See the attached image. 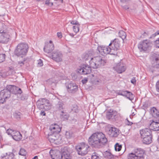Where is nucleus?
Here are the masks:
<instances>
[{
  "mask_svg": "<svg viewBox=\"0 0 159 159\" xmlns=\"http://www.w3.org/2000/svg\"><path fill=\"white\" fill-rule=\"evenodd\" d=\"M5 54H0V63L3 62L5 60Z\"/></svg>",
  "mask_w": 159,
  "mask_h": 159,
  "instance_id": "37998d69",
  "label": "nucleus"
},
{
  "mask_svg": "<svg viewBox=\"0 0 159 159\" xmlns=\"http://www.w3.org/2000/svg\"><path fill=\"white\" fill-rule=\"evenodd\" d=\"M140 133L142 138L152 135L151 130L148 128H145L140 131Z\"/></svg>",
  "mask_w": 159,
  "mask_h": 159,
  "instance_id": "6ab92c4d",
  "label": "nucleus"
},
{
  "mask_svg": "<svg viewBox=\"0 0 159 159\" xmlns=\"http://www.w3.org/2000/svg\"><path fill=\"white\" fill-rule=\"evenodd\" d=\"M152 43L149 40L146 39L140 42L138 48L141 52L149 51L151 48Z\"/></svg>",
  "mask_w": 159,
  "mask_h": 159,
  "instance_id": "423d86ee",
  "label": "nucleus"
},
{
  "mask_svg": "<svg viewBox=\"0 0 159 159\" xmlns=\"http://www.w3.org/2000/svg\"><path fill=\"white\" fill-rule=\"evenodd\" d=\"M3 94L2 92H0V103H3L5 101L3 97Z\"/></svg>",
  "mask_w": 159,
  "mask_h": 159,
  "instance_id": "a18cd8bd",
  "label": "nucleus"
},
{
  "mask_svg": "<svg viewBox=\"0 0 159 159\" xmlns=\"http://www.w3.org/2000/svg\"><path fill=\"white\" fill-rule=\"evenodd\" d=\"M131 82L132 84H134L136 83V80L135 79H133L131 80Z\"/></svg>",
  "mask_w": 159,
  "mask_h": 159,
  "instance_id": "13d9d810",
  "label": "nucleus"
},
{
  "mask_svg": "<svg viewBox=\"0 0 159 159\" xmlns=\"http://www.w3.org/2000/svg\"><path fill=\"white\" fill-rule=\"evenodd\" d=\"M117 113V112L116 111L110 109L107 112L106 117L108 120H115Z\"/></svg>",
  "mask_w": 159,
  "mask_h": 159,
  "instance_id": "f3484780",
  "label": "nucleus"
},
{
  "mask_svg": "<svg viewBox=\"0 0 159 159\" xmlns=\"http://www.w3.org/2000/svg\"><path fill=\"white\" fill-rule=\"evenodd\" d=\"M127 91H119L118 92L117 94L119 95H122L124 96H125V95H126V93H127L126 92Z\"/></svg>",
  "mask_w": 159,
  "mask_h": 159,
  "instance_id": "c03bdc74",
  "label": "nucleus"
},
{
  "mask_svg": "<svg viewBox=\"0 0 159 159\" xmlns=\"http://www.w3.org/2000/svg\"><path fill=\"white\" fill-rule=\"evenodd\" d=\"M49 129L51 130L50 133H59L61 131V129L57 125H52L50 126Z\"/></svg>",
  "mask_w": 159,
  "mask_h": 159,
  "instance_id": "aec40b11",
  "label": "nucleus"
},
{
  "mask_svg": "<svg viewBox=\"0 0 159 159\" xmlns=\"http://www.w3.org/2000/svg\"><path fill=\"white\" fill-rule=\"evenodd\" d=\"M106 130L108 134L111 137H116L120 134L119 129L114 127H108Z\"/></svg>",
  "mask_w": 159,
  "mask_h": 159,
  "instance_id": "1a4fd4ad",
  "label": "nucleus"
},
{
  "mask_svg": "<svg viewBox=\"0 0 159 159\" xmlns=\"http://www.w3.org/2000/svg\"><path fill=\"white\" fill-rule=\"evenodd\" d=\"M130 0H120V2L122 3H125L127 2H128Z\"/></svg>",
  "mask_w": 159,
  "mask_h": 159,
  "instance_id": "6e6d98bb",
  "label": "nucleus"
},
{
  "mask_svg": "<svg viewBox=\"0 0 159 159\" xmlns=\"http://www.w3.org/2000/svg\"><path fill=\"white\" fill-rule=\"evenodd\" d=\"M40 114L43 116H45L46 114L44 111H41Z\"/></svg>",
  "mask_w": 159,
  "mask_h": 159,
  "instance_id": "680f3d73",
  "label": "nucleus"
},
{
  "mask_svg": "<svg viewBox=\"0 0 159 159\" xmlns=\"http://www.w3.org/2000/svg\"><path fill=\"white\" fill-rule=\"evenodd\" d=\"M58 37L59 38H61L62 37V34L61 32H58L57 34Z\"/></svg>",
  "mask_w": 159,
  "mask_h": 159,
  "instance_id": "5fc2aeb1",
  "label": "nucleus"
},
{
  "mask_svg": "<svg viewBox=\"0 0 159 159\" xmlns=\"http://www.w3.org/2000/svg\"><path fill=\"white\" fill-rule=\"evenodd\" d=\"M46 44H53L52 43V41L51 40H50L49 41V43H48Z\"/></svg>",
  "mask_w": 159,
  "mask_h": 159,
  "instance_id": "338daca9",
  "label": "nucleus"
},
{
  "mask_svg": "<svg viewBox=\"0 0 159 159\" xmlns=\"http://www.w3.org/2000/svg\"><path fill=\"white\" fill-rule=\"evenodd\" d=\"M7 134L11 136L12 138L16 141L20 140L22 138V136L20 133L18 131L8 129L6 131Z\"/></svg>",
  "mask_w": 159,
  "mask_h": 159,
  "instance_id": "6e6552de",
  "label": "nucleus"
},
{
  "mask_svg": "<svg viewBox=\"0 0 159 159\" xmlns=\"http://www.w3.org/2000/svg\"><path fill=\"white\" fill-rule=\"evenodd\" d=\"M152 66L155 70L159 71V59L156 57V54H154L152 56Z\"/></svg>",
  "mask_w": 159,
  "mask_h": 159,
  "instance_id": "4468645a",
  "label": "nucleus"
},
{
  "mask_svg": "<svg viewBox=\"0 0 159 159\" xmlns=\"http://www.w3.org/2000/svg\"><path fill=\"white\" fill-rule=\"evenodd\" d=\"M123 8L125 10H127L129 9V7L126 5H125L123 7Z\"/></svg>",
  "mask_w": 159,
  "mask_h": 159,
  "instance_id": "0e129e2a",
  "label": "nucleus"
},
{
  "mask_svg": "<svg viewBox=\"0 0 159 159\" xmlns=\"http://www.w3.org/2000/svg\"><path fill=\"white\" fill-rule=\"evenodd\" d=\"M113 68L118 73H121L124 72L126 69L125 65L123 62H120L116 64Z\"/></svg>",
  "mask_w": 159,
  "mask_h": 159,
  "instance_id": "9b49d317",
  "label": "nucleus"
},
{
  "mask_svg": "<svg viewBox=\"0 0 159 159\" xmlns=\"http://www.w3.org/2000/svg\"><path fill=\"white\" fill-rule=\"evenodd\" d=\"M69 34L72 37H73L74 36V34L72 33H69Z\"/></svg>",
  "mask_w": 159,
  "mask_h": 159,
  "instance_id": "69168bd1",
  "label": "nucleus"
},
{
  "mask_svg": "<svg viewBox=\"0 0 159 159\" xmlns=\"http://www.w3.org/2000/svg\"><path fill=\"white\" fill-rule=\"evenodd\" d=\"M156 87L157 91L159 92V80L156 83Z\"/></svg>",
  "mask_w": 159,
  "mask_h": 159,
  "instance_id": "3c124183",
  "label": "nucleus"
},
{
  "mask_svg": "<svg viewBox=\"0 0 159 159\" xmlns=\"http://www.w3.org/2000/svg\"><path fill=\"white\" fill-rule=\"evenodd\" d=\"M6 88L9 90L11 93L16 94V92L18 87L13 85H8L6 87Z\"/></svg>",
  "mask_w": 159,
  "mask_h": 159,
  "instance_id": "393cba45",
  "label": "nucleus"
},
{
  "mask_svg": "<svg viewBox=\"0 0 159 159\" xmlns=\"http://www.w3.org/2000/svg\"><path fill=\"white\" fill-rule=\"evenodd\" d=\"M1 92H2L3 94V97L5 99V101L6 99L9 98L11 96V93L10 92L9 90L7 89L6 88V89L1 90Z\"/></svg>",
  "mask_w": 159,
  "mask_h": 159,
  "instance_id": "b1692460",
  "label": "nucleus"
},
{
  "mask_svg": "<svg viewBox=\"0 0 159 159\" xmlns=\"http://www.w3.org/2000/svg\"><path fill=\"white\" fill-rule=\"evenodd\" d=\"M38 66H41L43 65V62L42 60L41 59H39L38 60Z\"/></svg>",
  "mask_w": 159,
  "mask_h": 159,
  "instance_id": "603ef678",
  "label": "nucleus"
},
{
  "mask_svg": "<svg viewBox=\"0 0 159 159\" xmlns=\"http://www.w3.org/2000/svg\"><path fill=\"white\" fill-rule=\"evenodd\" d=\"M49 153L52 159H62L63 156L60 152L50 151Z\"/></svg>",
  "mask_w": 159,
  "mask_h": 159,
  "instance_id": "a211bd4d",
  "label": "nucleus"
},
{
  "mask_svg": "<svg viewBox=\"0 0 159 159\" xmlns=\"http://www.w3.org/2000/svg\"><path fill=\"white\" fill-rule=\"evenodd\" d=\"M64 105L63 102L60 101L58 102L57 104L56 105V108L58 110H61L63 109Z\"/></svg>",
  "mask_w": 159,
  "mask_h": 159,
  "instance_id": "c756f323",
  "label": "nucleus"
},
{
  "mask_svg": "<svg viewBox=\"0 0 159 159\" xmlns=\"http://www.w3.org/2000/svg\"><path fill=\"white\" fill-rule=\"evenodd\" d=\"M142 138L143 139V143L146 144H149L152 143V135Z\"/></svg>",
  "mask_w": 159,
  "mask_h": 159,
  "instance_id": "a878e982",
  "label": "nucleus"
},
{
  "mask_svg": "<svg viewBox=\"0 0 159 159\" xmlns=\"http://www.w3.org/2000/svg\"><path fill=\"white\" fill-rule=\"evenodd\" d=\"M49 57L57 62H61L62 61L63 55L61 51L58 50H55L51 54H49Z\"/></svg>",
  "mask_w": 159,
  "mask_h": 159,
  "instance_id": "0eeeda50",
  "label": "nucleus"
},
{
  "mask_svg": "<svg viewBox=\"0 0 159 159\" xmlns=\"http://www.w3.org/2000/svg\"><path fill=\"white\" fill-rule=\"evenodd\" d=\"M116 156L112 155L110 152L107 151L105 154V157L108 159H115L114 157Z\"/></svg>",
  "mask_w": 159,
  "mask_h": 159,
  "instance_id": "2f4dec72",
  "label": "nucleus"
},
{
  "mask_svg": "<svg viewBox=\"0 0 159 159\" xmlns=\"http://www.w3.org/2000/svg\"><path fill=\"white\" fill-rule=\"evenodd\" d=\"M4 33H3V31L2 30H1L0 31V35L1 34H3Z\"/></svg>",
  "mask_w": 159,
  "mask_h": 159,
  "instance_id": "774afa93",
  "label": "nucleus"
},
{
  "mask_svg": "<svg viewBox=\"0 0 159 159\" xmlns=\"http://www.w3.org/2000/svg\"><path fill=\"white\" fill-rule=\"evenodd\" d=\"M54 48V46L53 44H46L43 50L44 52L48 54V57L49 54H51Z\"/></svg>",
  "mask_w": 159,
  "mask_h": 159,
  "instance_id": "2eb2a0df",
  "label": "nucleus"
},
{
  "mask_svg": "<svg viewBox=\"0 0 159 159\" xmlns=\"http://www.w3.org/2000/svg\"><path fill=\"white\" fill-rule=\"evenodd\" d=\"M107 141L105 135L102 132L94 133L89 139V144L92 147L97 148L102 147Z\"/></svg>",
  "mask_w": 159,
  "mask_h": 159,
  "instance_id": "7ed1b4c3",
  "label": "nucleus"
},
{
  "mask_svg": "<svg viewBox=\"0 0 159 159\" xmlns=\"http://www.w3.org/2000/svg\"><path fill=\"white\" fill-rule=\"evenodd\" d=\"M138 157L133 151L128 154L127 156L128 159H139Z\"/></svg>",
  "mask_w": 159,
  "mask_h": 159,
  "instance_id": "c85d7f7f",
  "label": "nucleus"
},
{
  "mask_svg": "<svg viewBox=\"0 0 159 159\" xmlns=\"http://www.w3.org/2000/svg\"><path fill=\"white\" fill-rule=\"evenodd\" d=\"M152 33L151 32V31L145 32L142 35L143 37H146L148 36Z\"/></svg>",
  "mask_w": 159,
  "mask_h": 159,
  "instance_id": "49530a36",
  "label": "nucleus"
},
{
  "mask_svg": "<svg viewBox=\"0 0 159 159\" xmlns=\"http://www.w3.org/2000/svg\"><path fill=\"white\" fill-rule=\"evenodd\" d=\"M133 123L127 120V122H126V124L128 125H131L133 124Z\"/></svg>",
  "mask_w": 159,
  "mask_h": 159,
  "instance_id": "bf43d9fd",
  "label": "nucleus"
},
{
  "mask_svg": "<svg viewBox=\"0 0 159 159\" xmlns=\"http://www.w3.org/2000/svg\"><path fill=\"white\" fill-rule=\"evenodd\" d=\"M59 138V133H49L48 135V139L51 143H57L56 141Z\"/></svg>",
  "mask_w": 159,
  "mask_h": 159,
  "instance_id": "f8f14e48",
  "label": "nucleus"
},
{
  "mask_svg": "<svg viewBox=\"0 0 159 159\" xmlns=\"http://www.w3.org/2000/svg\"><path fill=\"white\" fill-rule=\"evenodd\" d=\"M51 108V103H50L49 100L48 101V102H46L43 105V107L40 108V109H44L45 111H48L50 110Z\"/></svg>",
  "mask_w": 159,
  "mask_h": 159,
  "instance_id": "bb28decb",
  "label": "nucleus"
},
{
  "mask_svg": "<svg viewBox=\"0 0 159 159\" xmlns=\"http://www.w3.org/2000/svg\"><path fill=\"white\" fill-rule=\"evenodd\" d=\"M48 100L45 98L40 99L37 102V104L38 107L40 109L43 107V105L47 102H48Z\"/></svg>",
  "mask_w": 159,
  "mask_h": 159,
  "instance_id": "5701e85b",
  "label": "nucleus"
},
{
  "mask_svg": "<svg viewBox=\"0 0 159 159\" xmlns=\"http://www.w3.org/2000/svg\"><path fill=\"white\" fill-rule=\"evenodd\" d=\"M29 47L27 44L21 43L19 44L15 51V54L17 56L22 57L26 55Z\"/></svg>",
  "mask_w": 159,
  "mask_h": 159,
  "instance_id": "20e7f679",
  "label": "nucleus"
},
{
  "mask_svg": "<svg viewBox=\"0 0 159 159\" xmlns=\"http://www.w3.org/2000/svg\"><path fill=\"white\" fill-rule=\"evenodd\" d=\"M60 116L61 118H63L64 119H67L68 118V115L66 112H64L63 111H61V113L60 114Z\"/></svg>",
  "mask_w": 159,
  "mask_h": 159,
  "instance_id": "c9c22d12",
  "label": "nucleus"
},
{
  "mask_svg": "<svg viewBox=\"0 0 159 159\" xmlns=\"http://www.w3.org/2000/svg\"><path fill=\"white\" fill-rule=\"evenodd\" d=\"M69 149L67 147H64L61 149L63 157H64L66 159H70L72 158V156L69 151Z\"/></svg>",
  "mask_w": 159,
  "mask_h": 159,
  "instance_id": "dca6fc26",
  "label": "nucleus"
},
{
  "mask_svg": "<svg viewBox=\"0 0 159 159\" xmlns=\"http://www.w3.org/2000/svg\"><path fill=\"white\" fill-rule=\"evenodd\" d=\"M126 93H126L125 96L130 100L132 101L133 100L134 98L133 94L130 92L127 91H126Z\"/></svg>",
  "mask_w": 159,
  "mask_h": 159,
  "instance_id": "7c9ffc66",
  "label": "nucleus"
},
{
  "mask_svg": "<svg viewBox=\"0 0 159 159\" xmlns=\"http://www.w3.org/2000/svg\"><path fill=\"white\" fill-rule=\"evenodd\" d=\"M70 23L73 25H80L79 22L76 20L71 21L70 22Z\"/></svg>",
  "mask_w": 159,
  "mask_h": 159,
  "instance_id": "09e8293b",
  "label": "nucleus"
},
{
  "mask_svg": "<svg viewBox=\"0 0 159 159\" xmlns=\"http://www.w3.org/2000/svg\"><path fill=\"white\" fill-rule=\"evenodd\" d=\"M13 155L12 153L10 154H7V153L6 154V155L2 156V159H13Z\"/></svg>",
  "mask_w": 159,
  "mask_h": 159,
  "instance_id": "473e14b6",
  "label": "nucleus"
},
{
  "mask_svg": "<svg viewBox=\"0 0 159 159\" xmlns=\"http://www.w3.org/2000/svg\"><path fill=\"white\" fill-rule=\"evenodd\" d=\"M81 81L83 84H85L88 81V79L87 78H85L82 80Z\"/></svg>",
  "mask_w": 159,
  "mask_h": 159,
  "instance_id": "864d4df0",
  "label": "nucleus"
},
{
  "mask_svg": "<svg viewBox=\"0 0 159 159\" xmlns=\"http://www.w3.org/2000/svg\"><path fill=\"white\" fill-rule=\"evenodd\" d=\"M120 42L119 39H115L111 41L108 46H99L97 49L99 52L103 56L108 54L115 55H117V51L120 49Z\"/></svg>",
  "mask_w": 159,
  "mask_h": 159,
  "instance_id": "f03ea898",
  "label": "nucleus"
},
{
  "mask_svg": "<svg viewBox=\"0 0 159 159\" xmlns=\"http://www.w3.org/2000/svg\"><path fill=\"white\" fill-rule=\"evenodd\" d=\"M122 148L121 145H119L118 143H116L115 146V149L116 151H120Z\"/></svg>",
  "mask_w": 159,
  "mask_h": 159,
  "instance_id": "4c0bfd02",
  "label": "nucleus"
},
{
  "mask_svg": "<svg viewBox=\"0 0 159 159\" xmlns=\"http://www.w3.org/2000/svg\"><path fill=\"white\" fill-rule=\"evenodd\" d=\"M30 61V59L28 58H24L23 61H19L18 62L17 65L18 66L22 67L23 66L24 64Z\"/></svg>",
  "mask_w": 159,
  "mask_h": 159,
  "instance_id": "cd10ccee",
  "label": "nucleus"
},
{
  "mask_svg": "<svg viewBox=\"0 0 159 159\" xmlns=\"http://www.w3.org/2000/svg\"><path fill=\"white\" fill-rule=\"evenodd\" d=\"M150 126L151 129L153 131H157L159 130V120H157L156 121H153L150 124Z\"/></svg>",
  "mask_w": 159,
  "mask_h": 159,
  "instance_id": "412c9836",
  "label": "nucleus"
},
{
  "mask_svg": "<svg viewBox=\"0 0 159 159\" xmlns=\"http://www.w3.org/2000/svg\"><path fill=\"white\" fill-rule=\"evenodd\" d=\"M106 62V60L101 56L95 57L90 60V66L84 64L82 65L77 69V71L78 73L81 74H89L91 72V67L93 69L99 68L104 66Z\"/></svg>",
  "mask_w": 159,
  "mask_h": 159,
  "instance_id": "f257e3e1",
  "label": "nucleus"
},
{
  "mask_svg": "<svg viewBox=\"0 0 159 159\" xmlns=\"http://www.w3.org/2000/svg\"><path fill=\"white\" fill-rule=\"evenodd\" d=\"M66 86L68 92L71 93H74L78 90V86L73 83H66Z\"/></svg>",
  "mask_w": 159,
  "mask_h": 159,
  "instance_id": "9d476101",
  "label": "nucleus"
},
{
  "mask_svg": "<svg viewBox=\"0 0 159 159\" xmlns=\"http://www.w3.org/2000/svg\"><path fill=\"white\" fill-rule=\"evenodd\" d=\"M89 146L84 143H81L75 146V148L79 155L83 156L88 152Z\"/></svg>",
  "mask_w": 159,
  "mask_h": 159,
  "instance_id": "39448f33",
  "label": "nucleus"
},
{
  "mask_svg": "<svg viewBox=\"0 0 159 159\" xmlns=\"http://www.w3.org/2000/svg\"><path fill=\"white\" fill-rule=\"evenodd\" d=\"M66 135L67 139H70L74 136V134L71 131H67L66 133Z\"/></svg>",
  "mask_w": 159,
  "mask_h": 159,
  "instance_id": "72a5a7b5",
  "label": "nucleus"
},
{
  "mask_svg": "<svg viewBox=\"0 0 159 159\" xmlns=\"http://www.w3.org/2000/svg\"><path fill=\"white\" fill-rule=\"evenodd\" d=\"M133 152L137 157H138L139 159H144V154L145 151L143 149L137 148L134 149Z\"/></svg>",
  "mask_w": 159,
  "mask_h": 159,
  "instance_id": "ddd939ff",
  "label": "nucleus"
},
{
  "mask_svg": "<svg viewBox=\"0 0 159 159\" xmlns=\"http://www.w3.org/2000/svg\"><path fill=\"white\" fill-rule=\"evenodd\" d=\"M19 154L20 155L25 156L26 154V152L24 149L21 148L19 152Z\"/></svg>",
  "mask_w": 159,
  "mask_h": 159,
  "instance_id": "58836bf2",
  "label": "nucleus"
},
{
  "mask_svg": "<svg viewBox=\"0 0 159 159\" xmlns=\"http://www.w3.org/2000/svg\"><path fill=\"white\" fill-rule=\"evenodd\" d=\"M155 43L156 46L159 48V39L158 40H156L155 41Z\"/></svg>",
  "mask_w": 159,
  "mask_h": 159,
  "instance_id": "4d7b16f0",
  "label": "nucleus"
},
{
  "mask_svg": "<svg viewBox=\"0 0 159 159\" xmlns=\"http://www.w3.org/2000/svg\"><path fill=\"white\" fill-rule=\"evenodd\" d=\"M20 98L21 100H24L25 99V98L24 96H22L20 97Z\"/></svg>",
  "mask_w": 159,
  "mask_h": 159,
  "instance_id": "052dcab7",
  "label": "nucleus"
},
{
  "mask_svg": "<svg viewBox=\"0 0 159 159\" xmlns=\"http://www.w3.org/2000/svg\"><path fill=\"white\" fill-rule=\"evenodd\" d=\"M119 37L122 39L123 40L126 37V33L123 30H121L119 31Z\"/></svg>",
  "mask_w": 159,
  "mask_h": 159,
  "instance_id": "f704fd0d",
  "label": "nucleus"
},
{
  "mask_svg": "<svg viewBox=\"0 0 159 159\" xmlns=\"http://www.w3.org/2000/svg\"><path fill=\"white\" fill-rule=\"evenodd\" d=\"M9 36L6 33H4L3 34L0 35V42L4 43L8 41Z\"/></svg>",
  "mask_w": 159,
  "mask_h": 159,
  "instance_id": "4be33fe9",
  "label": "nucleus"
},
{
  "mask_svg": "<svg viewBox=\"0 0 159 159\" xmlns=\"http://www.w3.org/2000/svg\"><path fill=\"white\" fill-rule=\"evenodd\" d=\"M152 111L153 112L154 114H156L157 117H159V111H158L156 108L153 107Z\"/></svg>",
  "mask_w": 159,
  "mask_h": 159,
  "instance_id": "79ce46f5",
  "label": "nucleus"
},
{
  "mask_svg": "<svg viewBox=\"0 0 159 159\" xmlns=\"http://www.w3.org/2000/svg\"><path fill=\"white\" fill-rule=\"evenodd\" d=\"M16 94H20L21 93H22V90H21V89L20 88H19L18 87V89H17V90H16Z\"/></svg>",
  "mask_w": 159,
  "mask_h": 159,
  "instance_id": "8fccbe9b",
  "label": "nucleus"
},
{
  "mask_svg": "<svg viewBox=\"0 0 159 159\" xmlns=\"http://www.w3.org/2000/svg\"><path fill=\"white\" fill-rule=\"evenodd\" d=\"M50 0H46L45 2V4L47 5H49L50 2H49V1Z\"/></svg>",
  "mask_w": 159,
  "mask_h": 159,
  "instance_id": "e2e57ef3",
  "label": "nucleus"
},
{
  "mask_svg": "<svg viewBox=\"0 0 159 159\" xmlns=\"http://www.w3.org/2000/svg\"><path fill=\"white\" fill-rule=\"evenodd\" d=\"M92 159H100V157L98 154L96 152L93 153L92 156Z\"/></svg>",
  "mask_w": 159,
  "mask_h": 159,
  "instance_id": "ea45409f",
  "label": "nucleus"
},
{
  "mask_svg": "<svg viewBox=\"0 0 159 159\" xmlns=\"http://www.w3.org/2000/svg\"><path fill=\"white\" fill-rule=\"evenodd\" d=\"M159 34V30L157 31L154 34H152V35L149 38L150 39H151L152 38H154V37H156L157 35Z\"/></svg>",
  "mask_w": 159,
  "mask_h": 159,
  "instance_id": "de8ad7c7",
  "label": "nucleus"
},
{
  "mask_svg": "<svg viewBox=\"0 0 159 159\" xmlns=\"http://www.w3.org/2000/svg\"><path fill=\"white\" fill-rule=\"evenodd\" d=\"M83 58L84 60L86 61L92 58L91 57L89 54L84 53L83 55Z\"/></svg>",
  "mask_w": 159,
  "mask_h": 159,
  "instance_id": "e433bc0d",
  "label": "nucleus"
},
{
  "mask_svg": "<svg viewBox=\"0 0 159 159\" xmlns=\"http://www.w3.org/2000/svg\"><path fill=\"white\" fill-rule=\"evenodd\" d=\"M80 25H75L73 26V29L75 33H77L79 31V26Z\"/></svg>",
  "mask_w": 159,
  "mask_h": 159,
  "instance_id": "a19ab883",
  "label": "nucleus"
}]
</instances>
